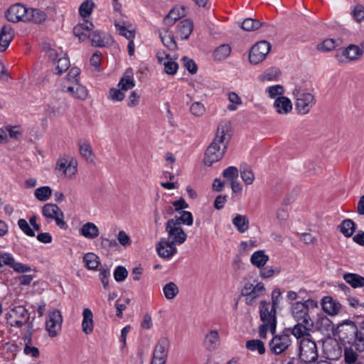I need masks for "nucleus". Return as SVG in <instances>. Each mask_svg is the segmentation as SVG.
I'll list each match as a JSON object with an SVG mask.
<instances>
[{
    "label": "nucleus",
    "mask_w": 364,
    "mask_h": 364,
    "mask_svg": "<svg viewBox=\"0 0 364 364\" xmlns=\"http://www.w3.org/2000/svg\"><path fill=\"white\" fill-rule=\"evenodd\" d=\"M230 137V123L227 121L221 122L213 141L206 149L203 160L206 166H210L223 157Z\"/></svg>",
    "instance_id": "obj_1"
},
{
    "label": "nucleus",
    "mask_w": 364,
    "mask_h": 364,
    "mask_svg": "<svg viewBox=\"0 0 364 364\" xmlns=\"http://www.w3.org/2000/svg\"><path fill=\"white\" fill-rule=\"evenodd\" d=\"M316 306V303L312 299L305 302H296L291 306V314L297 322H303L307 326H313V321L309 314V306Z\"/></svg>",
    "instance_id": "obj_2"
},
{
    "label": "nucleus",
    "mask_w": 364,
    "mask_h": 364,
    "mask_svg": "<svg viewBox=\"0 0 364 364\" xmlns=\"http://www.w3.org/2000/svg\"><path fill=\"white\" fill-rule=\"evenodd\" d=\"M166 232L168 237L165 240L174 246L180 245L186 240L187 235L182 228L173 220V218L169 219L166 223Z\"/></svg>",
    "instance_id": "obj_3"
},
{
    "label": "nucleus",
    "mask_w": 364,
    "mask_h": 364,
    "mask_svg": "<svg viewBox=\"0 0 364 364\" xmlns=\"http://www.w3.org/2000/svg\"><path fill=\"white\" fill-rule=\"evenodd\" d=\"M299 350V358L302 362L311 363L318 359L316 344L309 338H304L301 341Z\"/></svg>",
    "instance_id": "obj_4"
},
{
    "label": "nucleus",
    "mask_w": 364,
    "mask_h": 364,
    "mask_svg": "<svg viewBox=\"0 0 364 364\" xmlns=\"http://www.w3.org/2000/svg\"><path fill=\"white\" fill-rule=\"evenodd\" d=\"M30 318V314L23 306H17L10 309L6 314L7 323L13 327L21 328L26 324Z\"/></svg>",
    "instance_id": "obj_5"
},
{
    "label": "nucleus",
    "mask_w": 364,
    "mask_h": 364,
    "mask_svg": "<svg viewBox=\"0 0 364 364\" xmlns=\"http://www.w3.org/2000/svg\"><path fill=\"white\" fill-rule=\"evenodd\" d=\"M364 53L363 48L358 46L350 44L346 48L336 50V59L341 63H348L350 61L358 60Z\"/></svg>",
    "instance_id": "obj_6"
},
{
    "label": "nucleus",
    "mask_w": 364,
    "mask_h": 364,
    "mask_svg": "<svg viewBox=\"0 0 364 364\" xmlns=\"http://www.w3.org/2000/svg\"><path fill=\"white\" fill-rule=\"evenodd\" d=\"M43 215L50 220H55L58 227L62 230L68 228V224L63 220L64 214L60 208L55 204L46 203L42 208Z\"/></svg>",
    "instance_id": "obj_7"
},
{
    "label": "nucleus",
    "mask_w": 364,
    "mask_h": 364,
    "mask_svg": "<svg viewBox=\"0 0 364 364\" xmlns=\"http://www.w3.org/2000/svg\"><path fill=\"white\" fill-rule=\"evenodd\" d=\"M260 320L269 326L272 334L275 333L277 326L276 309L271 306V304L266 301H262L259 305Z\"/></svg>",
    "instance_id": "obj_8"
},
{
    "label": "nucleus",
    "mask_w": 364,
    "mask_h": 364,
    "mask_svg": "<svg viewBox=\"0 0 364 364\" xmlns=\"http://www.w3.org/2000/svg\"><path fill=\"white\" fill-rule=\"evenodd\" d=\"M272 46L267 41H261L251 48L249 53L250 63L257 65L262 62L271 50Z\"/></svg>",
    "instance_id": "obj_9"
},
{
    "label": "nucleus",
    "mask_w": 364,
    "mask_h": 364,
    "mask_svg": "<svg viewBox=\"0 0 364 364\" xmlns=\"http://www.w3.org/2000/svg\"><path fill=\"white\" fill-rule=\"evenodd\" d=\"M296 96V109L300 114H306L309 113L315 105L314 97L309 92H297Z\"/></svg>",
    "instance_id": "obj_10"
},
{
    "label": "nucleus",
    "mask_w": 364,
    "mask_h": 364,
    "mask_svg": "<svg viewBox=\"0 0 364 364\" xmlns=\"http://www.w3.org/2000/svg\"><path fill=\"white\" fill-rule=\"evenodd\" d=\"M169 343V340L166 337H161L158 341L154 348L151 364H166Z\"/></svg>",
    "instance_id": "obj_11"
},
{
    "label": "nucleus",
    "mask_w": 364,
    "mask_h": 364,
    "mask_svg": "<svg viewBox=\"0 0 364 364\" xmlns=\"http://www.w3.org/2000/svg\"><path fill=\"white\" fill-rule=\"evenodd\" d=\"M357 326L351 321H346L337 327V334L339 338L343 342L354 343L355 335H357Z\"/></svg>",
    "instance_id": "obj_12"
},
{
    "label": "nucleus",
    "mask_w": 364,
    "mask_h": 364,
    "mask_svg": "<svg viewBox=\"0 0 364 364\" xmlns=\"http://www.w3.org/2000/svg\"><path fill=\"white\" fill-rule=\"evenodd\" d=\"M28 7L21 3L11 5L5 12L6 19L12 23L26 22Z\"/></svg>",
    "instance_id": "obj_13"
},
{
    "label": "nucleus",
    "mask_w": 364,
    "mask_h": 364,
    "mask_svg": "<svg viewBox=\"0 0 364 364\" xmlns=\"http://www.w3.org/2000/svg\"><path fill=\"white\" fill-rule=\"evenodd\" d=\"M63 317L58 309H53L48 313V319L46 323V328L48 331L49 336L55 337L61 329Z\"/></svg>",
    "instance_id": "obj_14"
},
{
    "label": "nucleus",
    "mask_w": 364,
    "mask_h": 364,
    "mask_svg": "<svg viewBox=\"0 0 364 364\" xmlns=\"http://www.w3.org/2000/svg\"><path fill=\"white\" fill-rule=\"evenodd\" d=\"M291 343L290 336L284 333L274 336L269 345L271 351L276 355H279L287 350L290 347Z\"/></svg>",
    "instance_id": "obj_15"
},
{
    "label": "nucleus",
    "mask_w": 364,
    "mask_h": 364,
    "mask_svg": "<svg viewBox=\"0 0 364 364\" xmlns=\"http://www.w3.org/2000/svg\"><path fill=\"white\" fill-rule=\"evenodd\" d=\"M4 265L9 266L18 272H28L31 268L25 264L16 262L14 257L9 253H0V273L3 271Z\"/></svg>",
    "instance_id": "obj_16"
},
{
    "label": "nucleus",
    "mask_w": 364,
    "mask_h": 364,
    "mask_svg": "<svg viewBox=\"0 0 364 364\" xmlns=\"http://www.w3.org/2000/svg\"><path fill=\"white\" fill-rule=\"evenodd\" d=\"M55 170L62 172V175L64 177L71 178L77 171V165L73 164V161H68V160L63 157L60 158L56 163Z\"/></svg>",
    "instance_id": "obj_17"
},
{
    "label": "nucleus",
    "mask_w": 364,
    "mask_h": 364,
    "mask_svg": "<svg viewBox=\"0 0 364 364\" xmlns=\"http://www.w3.org/2000/svg\"><path fill=\"white\" fill-rule=\"evenodd\" d=\"M156 249L160 257L167 259L177 252L176 247L165 240V237L161 238L156 244Z\"/></svg>",
    "instance_id": "obj_18"
},
{
    "label": "nucleus",
    "mask_w": 364,
    "mask_h": 364,
    "mask_svg": "<svg viewBox=\"0 0 364 364\" xmlns=\"http://www.w3.org/2000/svg\"><path fill=\"white\" fill-rule=\"evenodd\" d=\"M220 345V338L218 330H210L205 336L203 346L208 351L216 350Z\"/></svg>",
    "instance_id": "obj_19"
},
{
    "label": "nucleus",
    "mask_w": 364,
    "mask_h": 364,
    "mask_svg": "<svg viewBox=\"0 0 364 364\" xmlns=\"http://www.w3.org/2000/svg\"><path fill=\"white\" fill-rule=\"evenodd\" d=\"M14 38V31L10 25H4L0 31V52L5 51Z\"/></svg>",
    "instance_id": "obj_20"
},
{
    "label": "nucleus",
    "mask_w": 364,
    "mask_h": 364,
    "mask_svg": "<svg viewBox=\"0 0 364 364\" xmlns=\"http://www.w3.org/2000/svg\"><path fill=\"white\" fill-rule=\"evenodd\" d=\"M92 46L95 47H105L112 42L110 36L100 31H95L88 36Z\"/></svg>",
    "instance_id": "obj_21"
},
{
    "label": "nucleus",
    "mask_w": 364,
    "mask_h": 364,
    "mask_svg": "<svg viewBox=\"0 0 364 364\" xmlns=\"http://www.w3.org/2000/svg\"><path fill=\"white\" fill-rule=\"evenodd\" d=\"M193 30V22L190 18L181 21L177 26L176 35L181 40H186L189 38Z\"/></svg>",
    "instance_id": "obj_22"
},
{
    "label": "nucleus",
    "mask_w": 364,
    "mask_h": 364,
    "mask_svg": "<svg viewBox=\"0 0 364 364\" xmlns=\"http://www.w3.org/2000/svg\"><path fill=\"white\" fill-rule=\"evenodd\" d=\"M46 18L47 14L44 11L39 9L28 7L26 23L40 24L43 23Z\"/></svg>",
    "instance_id": "obj_23"
},
{
    "label": "nucleus",
    "mask_w": 364,
    "mask_h": 364,
    "mask_svg": "<svg viewBox=\"0 0 364 364\" xmlns=\"http://www.w3.org/2000/svg\"><path fill=\"white\" fill-rule=\"evenodd\" d=\"M277 112L281 114H287L292 109L291 100L284 96L277 97L274 102Z\"/></svg>",
    "instance_id": "obj_24"
},
{
    "label": "nucleus",
    "mask_w": 364,
    "mask_h": 364,
    "mask_svg": "<svg viewBox=\"0 0 364 364\" xmlns=\"http://www.w3.org/2000/svg\"><path fill=\"white\" fill-rule=\"evenodd\" d=\"M321 305L323 310L331 316L336 315L341 309V304L331 296H325L322 300Z\"/></svg>",
    "instance_id": "obj_25"
},
{
    "label": "nucleus",
    "mask_w": 364,
    "mask_h": 364,
    "mask_svg": "<svg viewBox=\"0 0 364 364\" xmlns=\"http://www.w3.org/2000/svg\"><path fill=\"white\" fill-rule=\"evenodd\" d=\"M82 329L85 334H90L93 331V314L90 309H84L82 311Z\"/></svg>",
    "instance_id": "obj_26"
},
{
    "label": "nucleus",
    "mask_w": 364,
    "mask_h": 364,
    "mask_svg": "<svg viewBox=\"0 0 364 364\" xmlns=\"http://www.w3.org/2000/svg\"><path fill=\"white\" fill-rule=\"evenodd\" d=\"M135 86V82L133 78L132 71L131 69L127 70L121 77L118 87L123 91L132 89Z\"/></svg>",
    "instance_id": "obj_27"
},
{
    "label": "nucleus",
    "mask_w": 364,
    "mask_h": 364,
    "mask_svg": "<svg viewBox=\"0 0 364 364\" xmlns=\"http://www.w3.org/2000/svg\"><path fill=\"white\" fill-rule=\"evenodd\" d=\"M80 232L81 235L87 239L96 238L100 234L98 228L90 222L83 225L80 230Z\"/></svg>",
    "instance_id": "obj_28"
},
{
    "label": "nucleus",
    "mask_w": 364,
    "mask_h": 364,
    "mask_svg": "<svg viewBox=\"0 0 364 364\" xmlns=\"http://www.w3.org/2000/svg\"><path fill=\"white\" fill-rule=\"evenodd\" d=\"M343 278L346 283L354 289L364 287V277L358 274L346 273Z\"/></svg>",
    "instance_id": "obj_29"
},
{
    "label": "nucleus",
    "mask_w": 364,
    "mask_h": 364,
    "mask_svg": "<svg viewBox=\"0 0 364 364\" xmlns=\"http://www.w3.org/2000/svg\"><path fill=\"white\" fill-rule=\"evenodd\" d=\"M339 231L346 237L353 236L356 230V224L351 219H345L338 227Z\"/></svg>",
    "instance_id": "obj_30"
},
{
    "label": "nucleus",
    "mask_w": 364,
    "mask_h": 364,
    "mask_svg": "<svg viewBox=\"0 0 364 364\" xmlns=\"http://www.w3.org/2000/svg\"><path fill=\"white\" fill-rule=\"evenodd\" d=\"M264 284L262 283H257L255 285L254 290L250 291V294L245 297V304L249 306L253 305L256 299L264 293Z\"/></svg>",
    "instance_id": "obj_31"
},
{
    "label": "nucleus",
    "mask_w": 364,
    "mask_h": 364,
    "mask_svg": "<svg viewBox=\"0 0 364 364\" xmlns=\"http://www.w3.org/2000/svg\"><path fill=\"white\" fill-rule=\"evenodd\" d=\"M269 260V256L264 253L263 250H257L255 252L251 257V263L258 268L263 267Z\"/></svg>",
    "instance_id": "obj_32"
},
{
    "label": "nucleus",
    "mask_w": 364,
    "mask_h": 364,
    "mask_svg": "<svg viewBox=\"0 0 364 364\" xmlns=\"http://www.w3.org/2000/svg\"><path fill=\"white\" fill-rule=\"evenodd\" d=\"M232 224L239 232L244 233L248 230L250 222L246 215L238 214L232 219Z\"/></svg>",
    "instance_id": "obj_33"
},
{
    "label": "nucleus",
    "mask_w": 364,
    "mask_h": 364,
    "mask_svg": "<svg viewBox=\"0 0 364 364\" xmlns=\"http://www.w3.org/2000/svg\"><path fill=\"white\" fill-rule=\"evenodd\" d=\"M318 327L323 333L330 335L331 333L334 334L335 325L326 316L321 317L318 321Z\"/></svg>",
    "instance_id": "obj_34"
},
{
    "label": "nucleus",
    "mask_w": 364,
    "mask_h": 364,
    "mask_svg": "<svg viewBox=\"0 0 364 364\" xmlns=\"http://www.w3.org/2000/svg\"><path fill=\"white\" fill-rule=\"evenodd\" d=\"M163 292L167 300H173L179 293L178 286L173 282H170L164 285Z\"/></svg>",
    "instance_id": "obj_35"
},
{
    "label": "nucleus",
    "mask_w": 364,
    "mask_h": 364,
    "mask_svg": "<svg viewBox=\"0 0 364 364\" xmlns=\"http://www.w3.org/2000/svg\"><path fill=\"white\" fill-rule=\"evenodd\" d=\"M83 262L86 267L92 270L96 269L100 264L99 257L92 252L85 254L83 257Z\"/></svg>",
    "instance_id": "obj_36"
},
{
    "label": "nucleus",
    "mask_w": 364,
    "mask_h": 364,
    "mask_svg": "<svg viewBox=\"0 0 364 364\" xmlns=\"http://www.w3.org/2000/svg\"><path fill=\"white\" fill-rule=\"evenodd\" d=\"M230 53V46L228 44H223L215 50L213 53V58L215 60H223L228 57Z\"/></svg>",
    "instance_id": "obj_37"
},
{
    "label": "nucleus",
    "mask_w": 364,
    "mask_h": 364,
    "mask_svg": "<svg viewBox=\"0 0 364 364\" xmlns=\"http://www.w3.org/2000/svg\"><path fill=\"white\" fill-rule=\"evenodd\" d=\"M246 348L251 350H257L259 354L263 355L265 353V347L264 343L259 339L249 340L246 342Z\"/></svg>",
    "instance_id": "obj_38"
},
{
    "label": "nucleus",
    "mask_w": 364,
    "mask_h": 364,
    "mask_svg": "<svg viewBox=\"0 0 364 364\" xmlns=\"http://www.w3.org/2000/svg\"><path fill=\"white\" fill-rule=\"evenodd\" d=\"M240 175L242 179L247 185H251L255 180V176L252 170L247 164H244L240 166Z\"/></svg>",
    "instance_id": "obj_39"
},
{
    "label": "nucleus",
    "mask_w": 364,
    "mask_h": 364,
    "mask_svg": "<svg viewBox=\"0 0 364 364\" xmlns=\"http://www.w3.org/2000/svg\"><path fill=\"white\" fill-rule=\"evenodd\" d=\"M160 38L163 44L168 49L173 50L176 48L177 45L174 40V36L168 30H166L164 34L160 33Z\"/></svg>",
    "instance_id": "obj_40"
},
{
    "label": "nucleus",
    "mask_w": 364,
    "mask_h": 364,
    "mask_svg": "<svg viewBox=\"0 0 364 364\" xmlns=\"http://www.w3.org/2000/svg\"><path fill=\"white\" fill-rule=\"evenodd\" d=\"M343 357L346 364H356L358 360V354L352 346L344 348Z\"/></svg>",
    "instance_id": "obj_41"
},
{
    "label": "nucleus",
    "mask_w": 364,
    "mask_h": 364,
    "mask_svg": "<svg viewBox=\"0 0 364 364\" xmlns=\"http://www.w3.org/2000/svg\"><path fill=\"white\" fill-rule=\"evenodd\" d=\"M79 151L87 161H92L93 152L91 145L88 142L79 141Z\"/></svg>",
    "instance_id": "obj_42"
},
{
    "label": "nucleus",
    "mask_w": 364,
    "mask_h": 364,
    "mask_svg": "<svg viewBox=\"0 0 364 364\" xmlns=\"http://www.w3.org/2000/svg\"><path fill=\"white\" fill-rule=\"evenodd\" d=\"M312 326H307L303 322H297V324L292 328V334L297 338H301L306 336H309L310 335L306 333V331L309 330Z\"/></svg>",
    "instance_id": "obj_43"
},
{
    "label": "nucleus",
    "mask_w": 364,
    "mask_h": 364,
    "mask_svg": "<svg viewBox=\"0 0 364 364\" xmlns=\"http://www.w3.org/2000/svg\"><path fill=\"white\" fill-rule=\"evenodd\" d=\"M57 60L58 64L55 68L54 73L56 75H61L70 68V60L67 55L65 54L63 57L58 58Z\"/></svg>",
    "instance_id": "obj_44"
},
{
    "label": "nucleus",
    "mask_w": 364,
    "mask_h": 364,
    "mask_svg": "<svg viewBox=\"0 0 364 364\" xmlns=\"http://www.w3.org/2000/svg\"><path fill=\"white\" fill-rule=\"evenodd\" d=\"M262 23L251 18H245L241 23V28L246 31H252L259 28Z\"/></svg>",
    "instance_id": "obj_45"
},
{
    "label": "nucleus",
    "mask_w": 364,
    "mask_h": 364,
    "mask_svg": "<svg viewBox=\"0 0 364 364\" xmlns=\"http://www.w3.org/2000/svg\"><path fill=\"white\" fill-rule=\"evenodd\" d=\"M52 189L49 186H42L35 190V196L40 201H46L50 198Z\"/></svg>",
    "instance_id": "obj_46"
},
{
    "label": "nucleus",
    "mask_w": 364,
    "mask_h": 364,
    "mask_svg": "<svg viewBox=\"0 0 364 364\" xmlns=\"http://www.w3.org/2000/svg\"><path fill=\"white\" fill-rule=\"evenodd\" d=\"M279 74H280V71L278 68H271L270 69H268L264 73H263L259 76V79L262 81L277 80Z\"/></svg>",
    "instance_id": "obj_47"
},
{
    "label": "nucleus",
    "mask_w": 364,
    "mask_h": 364,
    "mask_svg": "<svg viewBox=\"0 0 364 364\" xmlns=\"http://www.w3.org/2000/svg\"><path fill=\"white\" fill-rule=\"evenodd\" d=\"M95 7V3L92 0H85L79 7V13L82 17L89 16Z\"/></svg>",
    "instance_id": "obj_48"
},
{
    "label": "nucleus",
    "mask_w": 364,
    "mask_h": 364,
    "mask_svg": "<svg viewBox=\"0 0 364 364\" xmlns=\"http://www.w3.org/2000/svg\"><path fill=\"white\" fill-rule=\"evenodd\" d=\"M338 45L333 38L324 40L321 43L317 45V50L323 52H329L334 50Z\"/></svg>",
    "instance_id": "obj_49"
},
{
    "label": "nucleus",
    "mask_w": 364,
    "mask_h": 364,
    "mask_svg": "<svg viewBox=\"0 0 364 364\" xmlns=\"http://www.w3.org/2000/svg\"><path fill=\"white\" fill-rule=\"evenodd\" d=\"M181 226V225H192L193 223V218L192 213L189 211L183 210L181 216L173 219Z\"/></svg>",
    "instance_id": "obj_50"
},
{
    "label": "nucleus",
    "mask_w": 364,
    "mask_h": 364,
    "mask_svg": "<svg viewBox=\"0 0 364 364\" xmlns=\"http://www.w3.org/2000/svg\"><path fill=\"white\" fill-rule=\"evenodd\" d=\"M259 275L263 278H269L274 276L275 274H279L281 272V268L279 267H273L270 266L263 267L259 268Z\"/></svg>",
    "instance_id": "obj_51"
},
{
    "label": "nucleus",
    "mask_w": 364,
    "mask_h": 364,
    "mask_svg": "<svg viewBox=\"0 0 364 364\" xmlns=\"http://www.w3.org/2000/svg\"><path fill=\"white\" fill-rule=\"evenodd\" d=\"M357 335H355L354 343L353 346H355V350L358 352L364 351V332L357 328Z\"/></svg>",
    "instance_id": "obj_52"
},
{
    "label": "nucleus",
    "mask_w": 364,
    "mask_h": 364,
    "mask_svg": "<svg viewBox=\"0 0 364 364\" xmlns=\"http://www.w3.org/2000/svg\"><path fill=\"white\" fill-rule=\"evenodd\" d=\"M266 90L268 92L269 96L271 98H275V99L277 97L283 96V94L284 93V88L281 85H276L268 87Z\"/></svg>",
    "instance_id": "obj_53"
},
{
    "label": "nucleus",
    "mask_w": 364,
    "mask_h": 364,
    "mask_svg": "<svg viewBox=\"0 0 364 364\" xmlns=\"http://www.w3.org/2000/svg\"><path fill=\"white\" fill-rule=\"evenodd\" d=\"M128 276L127 269L123 266H117L114 271V278L118 282H121L126 279Z\"/></svg>",
    "instance_id": "obj_54"
},
{
    "label": "nucleus",
    "mask_w": 364,
    "mask_h": 364,
    "mask_svg": "<svg viewBox=\"0 0 364 364\" xmlns=\"http://www.w3.org/2000/svg\"><path fill=\"white\" fill-rule=\"evenodd\" d=\"M125 95L120 88L112 87L109 91V98L114 102H121L124 99Z\"/></svg>",
    "instance_id": "obj_55"
},
{
    "label": "nucleus",
    "mask_w": 364,
    "mask_h": 364,
    "mask_svg": "<svg viewBox=\"0 0 364 364\" xmlns=\"http://www.w3.org/2000/svg\"><path fill=\"white\" fill-rule=\"evenodd\" d=\"M115 27L118 29L119 34L124 36L128 40L134 39L135 37L134 31H131L127 28L125 26L120 25L119 23H114Z\"/></svg>",
    "instance_id": "obj_56"
},
{
    "label": "nucleus",
    "mask_w": 364,
    "mask_h": 364,
    "mask_svg": "<svg viewBox=\"0 0 364 364\" xmlns=\"http://www.w3.org/2000/svg\"><path fill=\"white\" fill-rule=\"evenodd\" d=\"M18 225L19 228L28 236L29 237H34L35 236V232L30 227L29 224L25 219H19L18 220Z\"/></svg>",
    "instance_id": "obj_57"
},
{
    "label": "nucleus",
    "mask_w": 364,
    "mask_h": 364,
    "mask_svg": "<svg viewBox=\"0 0 364 364\" xmlns=\"http://www.w3.org/2000/svg\"><path fill=\"white\" fill-rule=\"evenodd\" d=\"M88 95L87 90L85 87L79 84L78 82H75V98L85 100Z\"/></svg>",
    "instance_id": "obj_58"
},
{
    "label": "nucleus",
    "mask_w": 364,
    "mask_h": 364,
    "mask_svg": "<svg viewBox=\"0 0 364 364\" xmlns=\"http://www.w3.org/2000/svg\"><path fill=\"white\" fill-rule=\"evenodd\" d=\"M164 71L168 75H174L178 69V65L176 62L168 60L164 63Z\"/></svg>",
    "instance_id": "obj_59"
},
{
    "label": "nucleus",
    "mask_w": 364,
    "mask_h": 364,
    "mask_svg": "<svg viewBox=\"0 0 364 364\" xmlns=\"http://www.w3.org/2000/svg\"><path fill=\"white\" fill-rule=\"evenodd\" d=\"M181 18V15L178 14L176 9H171L168 15L164 18V22L166 25H173L177 20Z\"/></svg>",
    "instance_id": "obj_60"
},
{
    "label": "nucleus",
    "mask_w": 364,
    "mask_h": 364,
    "mask_svg": "<svg viewBox=\"0 0 364 364\" xmlns=\"http://www.w3.org/2000/svg\"><path fill=\"white\" fill-rule=\"evenodd\" d=\"M109 276L110 272L109 269H105L104 267H101L100 269V279L105 289H108L109 288L108 279Z\"/></svg>",
    "instance_id": "obj_61"
},
{
    "label": "nucleus",
    "mask_w": 364,
    "mask_h": 364,
    "mask_svg": "<svg viewBox=\"0 0 364 364\" xmlns=\"http://www.w3.org/2000/svg\"><path fill=\"white\" fill-rule=\"evenodd\" d=\"M223 176L230 181L237 179L238 177V170L235 166H229L223 171Z\"/></svg>",
    "instance_id": "obj_62"
},
{
    "label": "nucleus",
    "mask_w": 364,
    "mask_h": 364,
    "mask_svg": "<svg viewBox=\"0 0 364 364\" xmlns=\"http://www.w3.org/2000/svg\"><path fill=\"white\" fill-rule=\"evenodd\" d=\"M182 60L184 62L185 68L191 74H196L197 73L198 67L193 60L184 56L183 57Z\"/></svg>",
    "instance_id": "obj_63"
},
{
    "label": "nucleus",
    "mask_w": 364,
    "mask_h": 364,
    "mask_svg": "<svg viewBox=\"0 0 364 364\" xmlns=\"http://www.w3.org/2000/svg\"><path fill=\"white\" fill-rule=\"evenodd\" d=\"M190 111L195 116H201L205 112V107L202 103L196 102L191 106Z\"/></svg>",
    "instance_id": "obj_64"
}]
</instances>
